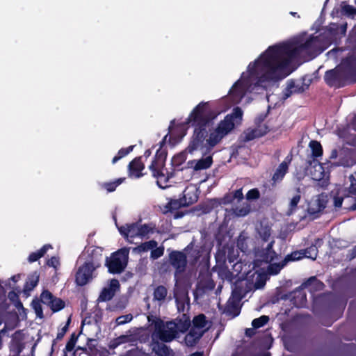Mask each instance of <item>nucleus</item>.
<instances>
[{"mask_svg":"<svg viewBox=\"0 0 356 356\" xmlns=\"http://www.w3.org/2000/svg\"><path fill=\"white\" fill-rule=\"evenodd\" d=\"M318 54V37L303 34L291 40L269 46L254 60L250 62L240 78L229 90V98L221 99L218 106L211 102H201L190 112L184 124L193 128L188 145L182 152L172 159L175 167L180 166L186 154L200 156L187 162V169L201 171L209 169L213 164L211 150L243 121V111L235 107L216 126L218 117L227 111L232 104L247 105L254 96L290 75L296 69L295 62L300 56Z\"/></svg>","mask_w":356,"mask_h":356,"instance_id":"f257e3e1","label":"nucleus"},{"mask_svg":"<svg viewBox=\"0 0 356 356\" xmlns=\"http://www.w3.org/2000/svg\"><path fill=\"white\" fill-rule=\"evenodd\" d=\"M170 134L165 135L162 140L161 147L156 150L155 157L149 165L152 175L156 179V183L161 188L168 187L167 182L168 177V171L165 168L166 159V151L163 149L162 144L168 142L172 145L181 141L186 135V129L184 124H178L175 127H170Z\"/></svg>","mask_w":356,"mask_h":356,"instance_id":"f03ea898","label":"nucleus"},{"mask_svg":"<svg viewBox=\"0 0 356 356\" xmlns=\"http://www.w3.org/2000/svg\"><path fill=\"white\" fill-rule=\"evenodd\" d=\"M129 248H123L113 253L106 260L108 272L113 274L122 273L126 268L129 259Z\"/></svg>","mask_w":356,"mask_h":356,"instance_id":"7ed1b4c3","label":"nucleus"},{"mask_svg":"<svg viewBox=\"0 0 356 356\" xmlns=\"http://www.w3.org/2000/svg\"><path fill=\"white\" fill-rule=\"evenodd\" d=\"M40 302L49 306L52 312H59L65 307V302L54 295L48 290H44L40 294V300H33L31 305L35 312H42Z\"/></svg>","mask_w":356,"mask_h":356,"instance_id":"20e7f679","label":"nucleus"},{"mask_svg":"<svg viewBox=\"0 0 356 356\" xmlns=\"http://www.w3.org/2000/svg\"><path fill=\"white\" fill-rule=\"evenodd\" d=\"M118 231L129 243H135V239H141L150 232L147 225L140 223L127 224L124 226L118 227Z\"/></svg>","mask_w":356,"mask_h":356,"instance_id":"39448f33","label":"nucleus"},{"mask_svg":"<svg viewBox=\"0 0 356 356\" xmlns=\"http://www.w3.org/2000/svg\"><path fill=\"white\" fill-rule=\"evenodd\" d=\"M98 268L90 264L89 262L84 263L81 265L76 271L75 276V282L79 286H84L91 282L96 277L95 270Z\"/></svg>","mask_w":356,"mask_h":356,"instance_id":"423d86ee","label":"nucleus"},{"mask_svg":"<svg viewBox=\"0 0 356 356\" xmlns=\"http://www.w3.org/2000/svg\"><path fill=\"white\" fill-rule=\"evenodd\" d=\"M328 164L324 163V165ZM308 172L314 180L322 181V186L327 184L329 178V172L325 171L323 164L319 163L317 160L313 159L312 161H309Z\"/></svg>","mask_w":356,"mask_h":356,"instance_id":"0eeeda50","label":"nucleus"},{"mask_svg":"<svg viewBox=\"0 0 356 356\" xmlns=\"http://www.w3.org/2000/svg\"><path fill=\"white\" fill-rule=\"evenodd\" d=\"M266 117V114H261L256 118V127L254 128L248 129L244 132V138L245 140L249 141L261 137L268 131V127L266 124L263 123Z\"/></svg>","mask_w":356,"mask_h":356,"instance_id":"6e6552de","label":"nucleus"},{"mask_svg":"<svg viewBox=\"0 0 356 356\" xmlns=\"http://www.w3.org/2000/svg\"><path fill=\"white\" fill-rule=\"evenodd\" d=\"M102 248L99 247H88L80 257V259H86V262H89L94 266L99 268L102 260Z\"/></svg>","mask_w":356,"mask_h":356,"instance_id":"1a4fd4ad","label":"nucleus"},{"mask_svg":"<svg viewBox=\"0 0 356 356\" xmlns=\"http://www.w3.org/2000/svg\"><path fill=\"white\" fill-rule=\"evenodd\" d=\"M174 296L176 299L177 312H187L189 309V301L187 292L179 289V281L176 282Z\"/></svg>","mask_w":356,"mask_h":356,"instance_id":"9d476101","label":"nucleus"},{"mask_svg":"<svg viewBox=\"0 0 356 356\" xmlns=\"http://www.w3.org/2000/svg\"><path fill=\"white\" fill-rule=\"evenodd\" d=\"M178 331L184 332L175 322H167L163 328L159 331V339L165 342L171 341L175 338Z\"/></svg>","mask_w":356,"mask_h":356,"instance_id":"9b49d317","label":"nucleus"},{"mask_svg":"<svg viewBox=\"0 0 356 356\" xmlns=\"http://www.w3.org/2000/svg\"><path fill=\"white\" fill-rule=\"evenodd\" d=\"M120 285L118 280H111L107 285L102 289L98 298V301L104 302L110 300L115 296V293L120 290Z\"/></svg>","mask_w":356,"mask_h":356,"instance_id":"f8f14e48","label":"nucleus"},{"mask_svg":"<svg viewBox=\"0 0 356 356\" xmlns=\"http://www.w3.org/2000/svg\"><path fill=\"white\" fill-rule=\"evenodd\" d=\"M327 202V195L324 194L314 197L308 204V213L311 215H315L321 212L325 207Z\"/></svg>","mask_w":356,"mask_h":356,"instance_id":"ddd939ff","label":"nucleus"},{"mask_svg":"<svg viewBox=\"0 0 356 356\" xmlns=\"http://www.w3.org/2000/svg\"><path fill=\"white\" fill-rule=\"evenodd\" d=\"M170 259L172 265L177 270L175 274L176 281H179L177 273L184 271L186 265V257L183 252L175 251L170 253Z\"/></svg>","mask_w":356,"mask_h":356,"instance_id":"4468645a","label":"nucleus"},{"mask_svg":"<svg viewBox=\"0 0 356 356\" xmlns=\"http://www.w3.org/2000/svg\"><path fill=\"white\" fill-rule=\"evenodd\" d=\"M182 199L187 206L196 202L198 200V188L196 185L189 184L183 192Z\"/></svg>","mask_w":356,"mask_h":356,"instance_id":"2eb2a0df","label":"nucleus"},{"mask_svg":"<svg viewBox=\"0 0 356 356\" xmlns=\"http://www.w3.org/2000/svg\"><path fill=\"white\" fill-rule=\"evenodd\" d=\"M186 206V202H184L182 198L179 200L170 199L168 200L166 203L161 204L160 209L163 213H167L177 210L180 207Z\"/></svg>","mask_w":356,"mask_h":356,"instance_id":"dca6fc26","label":"nucleus"},{"mask_svg":"<svg viewBox=\"0 0 356 356\" xmlns=\"http://www.w3.org/2000/svg\"><path fill=\"white\" fill-rule=\"evenodd\" d=\"M303 289L301 287V289L293 291L291 296L290 302L296 308H303L307 305L306 294Z\"/></svg>","mask_w":356,"mask_h":356,"instance_id":"f3484780","label":"nucleus"},{"mask_svg":"<svg viewBox=\"0 0 356 356\" xmlns=\"http://www.w3.org/2000/svg\"><path fill=\"white\" fill-rule=\"evenodd\" d=\"M40 275L37 271H35L31 273L26 280V282L24 284L22 293L26 296L28 297L30 295L31 291L38 285L39 281Z\"/></svg>","mask_w":356,"mask_h":356,"instance_id":"a211bd4d","label":"nucleus"},{"mask_svg":"<svg viewBox=\"0 0 356 356\" xmlns=\"http://www.w3.org/2000/svg\"><path fill=\"white\" fill-rule=\"evenodd\" d=\"M241 296L239 292L236 290L232 291L231 297L229 298L227 306V312H238L241 308Z\"/></svg>","mask_w":356,"mask_h":356,"instance_id":"6ab92c4d","label":"nucleus"},{"mask_svg":"<svg viewBox=\"0 0 356 356\" xmlns=\"http://www.w3.org/2000/svg\"><path fill=\"white\" fill-rule=\"evenodd\" d=\"M144 165L140 159H134L129 165V176L134 178H139L143 175L142 171Z\"/></svg>","mask_w":356,"mask_h":356,"instance_id":"aec40b11","label":"nucleus"},{"mask_svg":"<svg viewBox=\"0 0 356 356\" xmlns=\"http://www.w3.org/2000/svg\"><path fill=\"white\" fill-rule=\"evenodd\" d=\"M193 327L203 331V333L211 327V322L206 319V316L203 314L195 316L193 320Z\"/></svg>","mask_w":356,"mask_h":356,"instance_id":"412c9836","label":"nucleus"},{"mask_svg":"<svg viewBox=\"0 0 356 356\" xmlns=\"http://www.w3.org/2000/svg\"><path fill=\"white\" fill-rule=\"evenodd\" d=\"M273 244V241H270L264 250L257 252V254L262 258V261H264L266 264L271 262L275 257V252L272 250Z\"/></svg>","mask_w":356,"mask_h":356,"instance_id":"4be33fe9","label":"nucleus"},{"mask_svg":"<svg viewBox=\"0 0 356 356\" xmlns=\"http://www.w3.org/2000/svg\"><path fill=\"white\" fill-rule=\"evenodd\" d=\"M324 285L323 282L318 280L315 277L309 278L307 282L303 283L301 286L302 289H307L311 293L321 291L323 289Z\"/></svg>","mask_w":356,"mask_h":356,"instance_id":"5701e85b","label":"nucleus"},{"mask_svg":"<svg viewBox=\"0 0 356 356\" xmlns=\"http://www.w3.org/2000/svg\"><path fill=\"white\" fill-rule=\"evenodd\" d=\"M203 334V331L197 330L194 327L190 330L185 337V342L188 346H194Z\"/></svg>","mask_w":356,"mask_h":356,"instance_id":"b1692460","label":"nucleus"},{"mask_svg":"<svg viewBox=\"0 0 356 356\" xmlns=\"http://www.w3.org/2000/svg\"><path fill=\"white\" fill-rule=\"evenodd\" d=\"M243 194L242 192V188L238 189L235 191L232 194H229L226 195L223 200L222 202L224 204H237L240 201L243 200Z\"/></svg>","mask_w":356,"mask_h":356,"instance_id":"393cba45","label":"nucleus"},{"mask_svg":"<svg viewBox=\"0 0 356 356\" xmlns=\"http://www.w3.org/2000/svg\"><path fill=\"white\" fill-rule=\"evenodd\" d=\"M51 248H52V246L49 244H46V245H43L40 250H38L35 252H31L29 254V256L28 257V261L29 263H33V262L38 261L39 259L42 257L49 250H50Z\"/></svg>","mask_w":356,"mask_h":356,"instance_id":"a878e982","label":"nucleus"},{"mask_svg":"<svg viewBox=\"0 0 356 356\" xmlns=\"http://www.w3.org/2000/svg\"><path fill=\"white\" fill-rule=\"evenodd\" d=\"M232 214L237 217H243L250 211V205L248 202H243L232 209Z\"/></svg>","mask_w":356,"mask_h":356,"instance_id":"bb28decb","label":"nucleus"},{"mask_svg":"<svg viewBox=\"0 0 356 356\" xmlns=\"http://www.w3.org/2000/svg\"><path fill=\"white\" fill-rule=\"evenodd\" d=\"M288 170V162L284 161L277 168L273 176V180L274 182H277L281 181L284 177Z\"/></svg>","mask_w":356,"mask_h":356,"instance_id":"cd10ccee","label":"nucleus"},{"mask_svg":"<svg viewBox=\"0 0 356 356\" xmlns=\"http://www.w3.org/2000/svg\"><path fill=\"white\" fill-rule=\"evenodd\" d=\"M309 147L312 150V156L313 159L317 160L316 159L322 156L323 149L319 142L312 140L309 144Z\"/></svg>","mask_w":356,"mask_h":356,"instance_id":"c85d7f7f","label":"nucleus"},{"mask_svg":"<svg viewBox=\"0 0 356 356\" xmlns=\"http://www.w3.org/2000/svg\"><path fill=\"white\" fill-rule=\"evenodd\" d=\"M157 246V243L154 241H149L147 242H145L140 245L133 248L134 252H147L149 250H152V249L155 248Z\"/></svg>","mask_w":356,"mask_h":356,"instance_id":"c756f323","label":"nucleus"},{"mask_svg":"<svg viewBox=\"0 0 356 356\" xmlns=\"http://www.w3.org/2000/svg\"><path fill=\"white\" fill-rule=\"evenodd\" d=\"M167 296V289L163 286H157L154 291V300L160 304L163 302Z\"/></svg>","mask_w":356,"mask_h":356,"instance_id":"7c9ffc66","label":"nucleus"},{"mask_svg":"<svg viewBox=\"0 0 356 356\" xmlns=\"http://www.w3.org/2000/svg\"><path fill=\"white\" fill-rule=\"evenodd\" d=\"M349 179L350 185L348 188V196L355 200V202L350 207V209L356 210V179L353 175H350Z\"/></svg>","mask_w":356,"mask_h":356,"instance_id":"2f4dec72","label":"nucleus"},{"mask_svg":"<svg viewBox=\"0 0 356 356\" xmlns=\"http://www.w3.org/2000/svg\"><path fill=\"white\" fill-rule=\"evenodd\" d=\"M300 88L298 84L292 80L287 82V87L284 92L285 98L289 97L292 93L300 92Z\"/></svg>","mask_w":356,"mask_h":356,"instance_id":"473e14b6","label":"nucleus"},{"mask_svg":"<svg viewBox=\"0 0 356 356\" xmlns=\"http://www.w3.org/2000/svg\"><path fill=\"white\" fill-rule=\"evenodd\" d=\"M8 298L10 300V302L13 305L15 308L17 309L19 312H20L21 310H24L22 303L19 301L18 294L16 292H9L8 295Z\"/></svg>","mask_w":356,"mask_h":356,"instance_id":"72a5a7b5","label":"nucleus"},{"mask_svg":"<svg viewBox=\"0 0 356 356\" xmlns=\"http://www.w3.org/2000/svg\"><path fill=\"white\" fill-rule=\"evenodd\" d=\"M267 279H268V274L266 272H264V271H261L259 273L257 272V277H256V281L254 283V287L257 289L263 288L266 284Z\"/></svg>","mask_w":356,"mask_h":356,"instance_id":"f704fd0d","label":"nucleus"},{"mask_svg":"<svg viewBox=\"0 0 356 356\" xmlns=\"http://www.w3.org/2000/svg\"><path fill=\"white\" fill-rule=\"evenodd\" d=\"M124 178H119L113 181L104 183L102 184V188L108 192H113L115 191L116 188L124 181Z\"/></svg>","mask_w":356,"mask_h":356,"instance_id":"c9c22d12","label":"nucleus"},{"mask_svg":"<svg viewBox=\"0 0 356 356\" xmlns=\"http://www.w3.org/2000/svg\"><path fill=\"white\" fill-rule=\"evenodd\" d=\"M134 147V145H131L126 148H122L121 149H120L117 155L113 158L112 163L115 164L120 159H122L123 157L129 154L131 152H132Z\"/></svg>","mask_w":356,"mask_h":356,"instance_id":"e433bc0d","label":"nucleus"},{"mask_svg":"<svg viewBox=\"0 0 356 356\" xmlns=\"http://www.w3.org/2000/svg\"><path fill=\"white\" fill-rule=\"evenodd\" d=\"M153 350L160 356H167L169 353L168 348L163 343L154 344Z\"/></svg>","mask_w":356,"mask_h":356,"instance_id":"4c0bfd02","label":"nucleus"},{"mask_svg":"<svg viewBox=\"0 0 356 356\" xmlns=\"http://www.w3.org/2000/svg\"><path fill=\"white\" fill-rule=\"evenodd\" d=\"M286 264L285 263L284 260L283 261V263L282 264H271L268 266V273L270 275H277L280 273V271L282 270V268Z\"/></svg>","mask_w":356,"mask_h":356,"instance_id":"58836bf2","label":"nucleus"},{"mask_svg":"<svg viewBox=\"0 0 356 356\" xmlns=\"http://www.w3.org/2000/svg\"><path fill=\"white\" fill-rule=\"evenodd\" d=\"M304 257H305V254H304V252H302V250L295 251V252H292L291 254H288L285 257L284 261H285V263H287V262L291 261H297V260H299Z\"/></svg>","mask_w":356,"mask_h":356,"instance_id":"ea45409f","label":"nucleus"},{"mask_svg":"<svg viewBox=\"0 0 356 356\" xmlns=\"http://www.w3.org/2000/svg\"><path fill=\"white\" fill-rule=\"evenodd\" d=\"M305 257L314 260L317 257V248L315 245L309 247L308 249L302 250Z\"/></svg>","mask_w":356,"mask_h":356,"instance_id":"a19ab883","label":"nucleus"},{"mask_svg":"<svg viewBox=\"0 0 356 356\" xmlns=\"http://www.w3.org/2000/svg\"><path fill=\"white\" fill-rule=\"evenodd\" d=\"M268 316H261V317L253 320L252 325L254 327V328H259L265 325L268 321Z\"/></svg>","mask_w":356,"mask_h":356,"instance_id":"79ce46f5","label":"nucleus"},{"mask_svg":"<svg viewBox=\"0 0 356 356\" xmlns=\"http://www.w3.org/2000/svg\"><path fill=\"white\" fill-rule=\"evenodd\" d=\"M336 70H330L326 72L325 79L329 85H333L335 79L337 78Z\"/></svg>","mask_w":356,"mask_h":356,"instance_id":"37998d69","label":"nucleus"},{"mask_svg":"<svg viewBox=\"0 0 356 356\" xmlns=\"http://www.w3.org/2000/svg\"><path fill=\"white\" fill-rule=\"evenodd\" d=\"M258 232L262 241H264V242H267L268 241L269 237L270 236V231L269 227H266L264 228L259 229Z\"/></svg>","mask_w":356,"mask_h":356,"instance_id":"c03bdc74","label":"nucleus"},{"mask_svg":"<svg viewBox=\"0 0 356 356\" xmlns=\"http://www.w3.org/2000/svg\"><path fill=\"white\" fill-rule=\"evenodd\" d=\"M132 318L133 316L131 314L122 315L116 318V323L118 325H123L126 323L131 321Z\"/></svg>","mask_w":356,"mask_h":356,"instance_id":"a18cd8bd","label":"nucleus"},{"mask_svg":"<svg viewBox=\"0 0 356 356\" xmlns=\"http://www.w3.org/2000/svg\"><path fill=\"white\" fill-rule=\"evenodd\" d=\"M300 200V193L298 192L297 194H296L295 195L293 196V197L291 198V201H290V210L291 211H293L296 206L298 205V204L299 203Z\"/></svg>","mask_w":356,"mask_h":356,"instance_id":"49530a36","label":"nucleus"},{"mask_svg":"<svg viewBox=\"0 0 356 356\" xmlns=\"http://www.w3.org/2000/svg\"><path fill=\"white\" fill-rule=\"evenodd\" d=\"M115 339L120 346L122 343L132 341L133 337L131 335H121Z\"/></svg>","mask_w":356,"mask_h":356,"instance_id":"de8ad7c7","label":"nucleus"},{"mask_svg":"<svg viewBox=\"0 0 356 356\" xmlns=\"http://www.w3.org/2000/svg\"><path fill=\"white\" fill-rule=\"evenodd\" d=\"M259 192L257 188L250 190L246 194V198L248 200H252L259 198Z\"/></svg>","mask_w":356,"mask_h":356,"instance_id":"09e8293b","label":"nucleus"},{"mask_svg":"<svg viewBox=\"0 0 356 356\" xmlns=\"http://www.w3.org/2000/svg\"><path fill=\"white\" fill-rule=\"evenodd\" d=\"M163 254V248H157L152 249L151 250V258L153 259H158L161 257Z\"/></svg>","mask_w":356,"mask_h":356,"instance_id":"8fccbe9b","label":"nucleus"},{"mask_svg":"<svg viewBox=\"0 0 356 356\" xmlns=\"http://www.w3.org/2000/svg\"><path fill=\"white\" fill-rule=\"evenodd\" d=\"M237 257H238L237 250L236 252L234 251V249L229 250L227 259H228L229 263L234 262L236 260Z\"/></svg>","mask_w":356,"mask_h":356,"instance_id":"3c124183","label":"nucleus"},{"mask_svg":"<svg viewBox=\"0 0 356 356\" xmlns=\"http://www.w3.org/2000/svg\"><path fill=\"white\" fill-rule=\"evenodd\" d=\"M49 266L56 268L59 265V260L56 257H52L50 259H49L47 262Z\"/></svg>","mask_w":356,"mask_h":356,"instance_id":"603ef678","label":"nucleus"},{"mask_svg":"<svg viewBox=\"0 0 356 356\" xmlns=\"http://www.w3.org/2000/svg\"><path fill=\"white\" fill-rule=\"evenodd\" d=\"M76 341V338H74V337L72 336V338L70 339V341L67 343V345H66L65 349H66L67 351H72V350H73V348H74V346H75Z\"/></svg>","mask_w":356,"mask_h":356,"instance_id":"864d4df0","label":"nucleus"},{"mask_svg":"<svg viewBox=\"0 0 356 356\" xmlns=\"http://www.w3.org/2000/svg\"><path fill=\"white\" fill-rule=\"evenodd\" d=\"M70 322V317L68 318L67 324L63 327L62 331L57 334V339H61L67 330V326Z\"/></svg>","mask_w":356,"mask_h":356,"instance_id":"5fc2aeb1","label":"nucleus"},{"mask_svg":"<svg viewBox=\"0 0 356 356\" xmlns=\"http://www.w3.org/2000/svg\"><path fill=\"white\" fill-rule=\"evenodd\" d=\"M245 238L243 237L242 235H241L238 239L237 241V245L238 247L241 250V251L245 252L246 250V248L244 246L243 241Z\"/></svg>","mask_w":356,"mask_h":356,"instance_id":"6e6d98bb","label":"nucleus"},{"mask_svg":"<svg viewBox=\"0 0 356 356\" xmlns=\"http://www.w3.org/2000/svg\"><path fill=\"white\" fill-rule=\"evenodd\" d=\"M343 202V198L341 197H334V205L336 208H339L341 207Z\"/></svg>","mask_w":356,"mask_h":356,"instance_id":"4d7b16f0","label":"nucleus"},{"mask_svg":"<svg viewBox=\"0 0 356 356\" xmlns=\"http://www.w3.org/2000/svg\"><path fill=\"white\" fill-rule=\"evenodd\" d=\"M20 279H21V275L17 274V275H15L12 276L10 277V279L8 280V282H10V281H13L14 283H15V282H17ZM9 284H10L9 283ZM10 287H13V286L11 285H10Z\"/></svg>","mask_w":356,"mask_h":356,"instance_id":"13d9d810","label":"nucleus"},{"mask_svg":"<svg viewBox=\"0 0 356 356\" xmlns=\"http://www.w3.org/2000/svg\"><path fill=\"white\" fill-rule=\"evenodd\" d=\"M118 343H117V341H115V339H113L112 341H110L109 343V348H112V349H115V348H117L118 346Z\"/></svg>","mask_w":356,"mask_h":356,"instance_id":"bf43d9fd","label":"nucleus"},{"mask_svg":"<svg viewBox=\"0 0 356 356\" xmlns=\"http://www.w3.org/2000/svg\"><path fill=\"white\" fill-rule=\"evenodd\" d=\"M234 268L237 273H239L241 270V263L236 262L234 265Z\"/></svg>","mask_w":356,"mask_h":356,"instance_id":"052dcab7","label":"nucleus"},{"mask_svg":"<svg viewBox=\"0 0 356 356\" xmlns=\"http://www.w3.org/2000/svg\"><path fill=\"white\" fill-rule=\"evenodd\" d=\"M337 157V149H333L330 154V159H334Z\"/></svg>","mask_w":356,"mask_h":356,"instance_id":"680f3d73","label":"nucleus"},{"mask_svg":"<svg viewBox=\"0 0 356 356\" xmlns=\"http://www.w3.org/2000/svg\"><path fill=\"white\" fill-rule=\"evenodd\" d=\"M90 323H91V321H90V318L85 317L82 320V325H86V324H90Z\"/></svg>","mask_w":356,"mask_h":356,"instance_id":"e2e57ef3","label":"nucleus"},{"mask_svg":"<svg viewBox=\"0 0 356 356\" xmlns=\"http://www.w3.org/2000/svg\"><path fill=\"white\" fill-rule=\"evenodd\" d=\"M254 334V330L251 328L246 329L245 334L247 336L251 337Z\"/></svg>","mask_w":356,"mask_h":356,"instance_id":"0e129e2a","label":"nucleus"},{"mask_svg":"<svg viewBox=\"0 0 356 356\" xmlns=\"http://www.w3.org/2000/svg\"><path fill=\"white\" fill-rule=\"evenodd\" d=\"M183 216H184V214L182 213L177 212L175 214L174 217H175V218H181Z\"/></svg>","mask_w":356,"mask_h":356,"instance_id":"69168bd1","label":"nucleus"},{"mask_svg":"<svg viewBox=\"0 0 356 356\" xmlns=\"http://www.w3.org/2000/svg\"><path fill=\"white\" fill-rule=\"evenodd\" d=\"M223 278L227 279V280H231L232 274L229 272H228L225 274V275Z\"/></svg>","mask_w":356,"mask_h":356,"instance_id":"338daca9","label":"nucleus"},{"mask_svg":"<svg viewBox=\"0 0 356 356\" xmlns=\"http://www.w3.org/2000/svg\"><path fill=\"white\" fill-rule=\"evenodd\" d=\"M190 356H202V354L200 353H195L191 354Z\"/></svg>","mask_w":356,"mask_h":356,"instance_id":"774afa93","label":"nucleus"}]
</instances>
